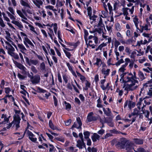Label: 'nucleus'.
Listing matches in <instances>:
<instances>
[{
  "label": "nucleus",
  "mask_w": 152,
  "mask_h": 152,
  "mask_svg": "<svg viewBox=\"0 0 152 152\" xmlns=\"http://www.w3.org/2000/svg\"><path fill=\"white\" fill-rule=\"evenodd\" d=\"M39 69L42 71L45 70V66L44 62H42L40 64Z\"/></svg>",
  "instance_id": "obj_43"
},
{
  "label": "nucleus",
  "mask_w": 152,
  "mask_h": 152,
  "mask_svg": "<svg viewBox=\"0 0 152 152\" xmlns=\"http://www.w3.org/2000/svg\"><path fill=\"white\" fill-rule=\"evenodd\" d=\"M114 52L116 56V60L118 61L115 65L117 66H120L121 64L124 63V61L122 58L119 59V57L120 56V54L119 52L117 50H114Z\"/></svg>",
  "instance_id": "obj_9"
},
{
  "label": "nucleus",
  "mask_w": 152,
  "mask_h": 152,
  "mask_svg": "<svg viewBox=\"0 0 152 152\" xmlns=\"http://www.w3.org/2000/svg\"><path fill=\"white\" fill-rule=\"evenodd\" d=\"M26 61V63L29 66H30L32 64L36 65L39 63L38 60H34L31 59L30 60L27 57H25Z\"/></svg>",
  "instance_id": "obj_12"
},
{
  "label": "nucleus",
  "mask_w": 152,
  "mask_h": 152,
  "mask_svg": "<svg viewBox=\"0 0 152 152\" xmlns=\"http://www.w3.org/2000/svg\"><path fill=\"white\" fill-rule=\"evenodd\" d=\"M133 21L136 28L137 31L138 30L140 33H142L144 30H148L150 29L151 24L147 23V24L142 26L140 22L138 21V19L136 16H135L133 19Z\"/></svg>",
  "instance_id": "obj_2"
},
{
  "label": "nucleus",
  "mask_w": 152,
  "mask_h": 152,
  "mask_svg": "<svg viewBox=\"0 0 152 152\" xmlns=\"http://www.w3.org/2000/svg\"><path fill=\"white\" fill-rule=\"evenodd\" d=\"M63 51L66 54V56L69 59H70L71 56L70 52L66 51V50H64Z\"/></svg>",
  "instance_id": "obj_59"
},
{
  "label": "nucleus",
  "mask_w": 152,
  "mask_h": 152,
  "mask_svg": "<svg viewBox=\"0 0 152 152\" xmlns=\"http://www.w3.org/2000/svg\"><path fill=\"white\" fill-rule=\"evenodd\" d=\"M149 110L151 112V116L150 118H149L148 119V121H149V124L150 125L151 124H152V107L151 106H150L149 107Z\"/></svg>",
  "instance_id": "obj_47"
},
{
  "label": "nucleus",
  "mask_w": 152,
  "mask_h": 152,
  "mask_svg": "<svg viewBox=\"0 0 152 152\" xmlns=\"http://www.w3.org/2000/svg\"><path fill=\"white\" fill-rule=\"evenodd\" d=\"M126 66V64L123 65L119 69L118 72H122V73H124V72L126 70L125 68Z\"/></svg>",
  "instance_id": "obj_39"
},
{
  "label": "nucleus",
  "mask_w": 152,
  "mask_h": 152,
  "mask_svg": "<svg viewBox=\"0 0 152 152\" xmlns=\"http://www.w3.org/2000/svg\"><path fill=\"white\" fill-rule=\"evenodd\" d=\"M104 34V33L102 34V37L104 39H105L107 41L105 43H106L107 44V43H110L111 41V38L108 36L105 35Z\"/></svg>",
  "instance_id": "obj_26"
},
{
  "label": "nucleus",
  "mask_w": 152,
  "mask_h": 152,
  "mask_svg": "<svg viewBox=\"0 0 152 152\" xmlns=\"http://www.w3.org/2000/svg\"><path fill=\"white\" fill-rule=\"evenodd\" d=\"M48 29L49 30V31L48 32V34L51 39L53 40V35H54L53 31L52 29L50 28H48Z\"/></svg>",
  "instance_id": "obj_38"
},
{
  "label": "nucleus",
  "mask_w": 152,
  "mask_h": 152,
  "mask_svg": "<svg viewBox=\"0 0 152 152\" xmlns=\"http://www.w3.org/2000/svg\"><path fill=\"white\" fill-rule=\"evenodd\" d=\"M142 113L144 114L145 116L148 118H149V115L150 114L149 112L147 110H146L142 112Z\"/></svg>",
  "instance_id": "obj_52"
},
{
  "label": "nucleus",
  "mask_w": 152,
  "mask_h": 152,
  "mask_svg": "<svg viewBox=\"0 0 152 152\" xmlns=\"http://www.w3.org/2000/svg\"><path fill=\"white\" fill-rule=\"evenodd\" d=\"M8 9L9 11V12H10L11 13L14 14V13H15V11L13 9V8L11 6L8 7Z\"/></svg>",
  "instance_id": "obj_62"
},
{
  "label": "nucleus",
  "mask_w": 152,
  "mask_h": 152,
  "mask_svg": "<svg viewBox=\"0 0 152 152\" xmlns=\"http://www.w3.org/2000/svg\"><path fill=\"white\" fill-rule=\"evenodd\" d=\"M37 90L39 93H45L46 92V91L39 87L37 88Z\"/></svg>",
  "instance_id": "obj_63"
},
{
  "label": "nucleus",
  "mask_w": 152,
  "mask_h": 152,
  "mask_svg": "<svg viewBox=\"0 0 152 152\" xmlns=\"http://www.w3.org/2000/svg\"><path fill=\"white\" fill-rule=\"evenodd\" d=\"M121 79L120 81H122L125 83L131 82L130 84L126 83L124 84L122 88L126 91H132L136 90L138 88V84H134L132 85L133 81L134 80L132 74L131 73L125 72L121 74Z\"/></svg>",
  "instance_id": "obj_1"
},
{
  "label": "nucleus",
  "mask_w": 152,
  "mask_h": 152,
  "mask_svg": "<svg viewBox=\"0 0 152 152\" xmlns=\"http://www.w3.org/2000/svg\"><path fill=\"white\" fill-rule=\"evenodd\" d=\"M20 118L19 116L17 115H15L13 117V120L11 123L7 125L6 128L7 129L10 128L14 124L13 127L15 126L16 129H17L20 127Z\"/></svg>",
  "instance_id": "obj_6"
},
{
  "label": "nucleus",
  "mask_w": 152,
  "mask_h": 152,
  "mask_svg": "<svg viewBox=\"0 0 152 152\" xmlns=\"http://www.w3.org/2000/svg\"><path fill=\"white\" fill-rule=\"evenodd\" d=\"M77 150L75 149L72 147H70L67 148L66 151L68 152H77Z\"/></svg>",
  "instance_id": "obj_45"
},
{
  "label": "nucleus",
  "mask_w": 152,
  "mask_h": 152,
  "mask_svg": "<svg viewBox=\"0 0 152 152\" xmlns=\"http://www.w3.org/2000/svg\"><path fill=\"white\" fill-rule=\"evenodd\" d=\"M94 113L93 112L89 113L87 117V120L88 122H91L96 121L97 118L95 116H93Z\"/></svg>",
  "instance_id": "obj_14"
},
{
  "label": "nucleus",
  "mask_w": 152,
  "mask_h": 152,
  "mask_svg": "<svg viewBox=\"0 0 152 152\" xmlns=\"http://www.w3.org/2000/svg\"><path fill=\"white\" fill-rule=\"evenodd\" d=\"M17 13L19 16L21 18V21L23 23H25L28 25V26L30 28V30L31 31L34 33L38 35L39 34L35 30L34 27L29 24L27 20H28L27 18L23 14V13L18 9L16 10Z\"/></svg>",
  "instance_id": "obj_4"
},
{
  "label": "nucleus",
  "mask_w": 152,
  "mask_h": 152,
  "mask_svg": "<svg viewBox=\"0 0 152 152\" xmlns=\"http://www.w3.org/2000/svg\"><path fill=\"white\" fill-rule=\"evenodd\" d=\"M14 63L17 67L21 70V73L22 74L26 75L28 73V71H27L26 67L21 63L16 61H15Z\"/></svg>",
  "instance_id": "obj_7"
},
{
  "label": "nucleus",
  "mask_w": 152,
  "mask_h": 152,
  "mask_svg": "<svg viewBox=\"0 0 152 152\" xmlns=\"http://www.w3.org/2000/svg\"><path fill=\"white\" fill-rule=\"evenodd\" d=\"M5 33L6 34L5 38L9 42L13 43L12 41V39L11 37V35L10 32L7 31H6Z\"/></svg>",
  "instance_id": "obj_27"
},
{
  "label": "nucleus",
  "mask_w": 152,
  "mask_h": 152,
  "mask_svg": "<svg viewBox=\"0 0 152 152\" xmlns=\"http://www.w3.org/2000/svg\"><path fill=\"white\" fill-rule=\"evenodd\" d=\"M3 16L4 19L7 22H10V20L9 18L6 16L4 12H2L1 15Z\"/></svg>",
  "instance_id": "obj_53"
},
{
  "label": "nucleus",
  "mask_w": 152,
  "mask_h": 152,
  "mask_svg": "<svg viewBox=\"0 0 152 152\" xmlns=\"http://www.w3.org/2000/svg\"><path fill=\"white\" fill-rule=\"evenodd\" d=\"M133 144L130 142L128 141L125 147L126 150L128 152H132V151L133 150Z\"/></svg>",
  "instance_id": "obj_18"
},
{
  "label": "nucleus",
  "mask_w": 152,
  "mask_h": 152,
  "mask_svg": "<svg viewBox=\"0 0 152 152\" xmlns=\"http://www.w3.org/2000/svg\"><path fill=\"white\" fill-rule=\"evenodd\" d=\"M107 45V44H106V43H103L101 44L100 45L98 46V47L95 50L97 51L98 50H101L102 48L103 47L106 46Z\"/></svg>",
  "instance_id": "obj_36"
},
{
  "label": "nucleus",
  "mask_w": 152,
  "mask_h": 152,
  "mask_svg": "<svg viewBox=\"0 0 152 152\" xmlns=\"http://www.w3.org/2000/svg\"><path fill=\"white\" fill-rule=\"evenodd\" d=\"M138 76L139 78L137 79H139L140 81H142L145 78L144 74L140 71H139L138 72Z\"/></svg>",
  "instance_id": "obj_29"
},
{
  "label": "nucleus",
  "mask_w": 152,
  "mask_h": 152,
  "mask_svg": "<svg viewBox=\"0 0 152 152\" xmlns=\"http://www.w3.org/2000/svg\"><path fill=\"white\" fill-rule=\"evenodd\" d=\"M64 103L65 107L66 109L69 110H70L71 108V104L67 102L66 101H65L64 102Z\"/></svg>",
  "instance_id": "obj_40"
},
{
  "label": "nucleus",
  "mask_w": 152,
  "mask_h": 152,
  "mask_svg": "<svg viewBox=\"0 0 152 152\" xmlns=\"http://www.w3.org/2000/svg\"><path fill=\"white\" fill-rule=\"evenodd\" d=\"M140 111L137 108H134V109L132 113V115H138L139 114Z\"/></svg>",
  "instance_id": "obj_50"
},
{
  "label": "nucleus",
  "mask_w": 152,
  "mask_h": 152,
  "mask_svg": "<svg viewBox=\"0 0 152 152\" xmlns=\"http://www.w3.org/2000/svg\"><path fill=\"white\" fill-rule=\"evenodd\" d=\"M99 22L98 23L99 26H104V24L103 23V20L102 18H104V17H103L102 15H99Z\"/></svg>",
  "instance_id": "obj_34"
},
{
  "label": "nucleus",
  "mask_w": 152,
  "mask_h": 152,
  "mask_svg": "<svg viewBox=\"0 0 152 152\" xmlns=\"http://www.w3.org/2000/svg\"><path fill=\"white\" fill-rule=\"evenodd\" d=\"M34 4L38 8H40L42 6L43 2L41 0H32Z\"/></svg>",
  "instance_id": "obj_20"
},
{
  "label": "nucleus",
  "mask_w": 152,
  "mask_h": 152,
  "mask_svg": "<svg viewBox=\"0 0 152 152\" xmlns=\"http://www.w3.org/2000/svg\"><path fill=\"white\" fill-rule=\"evenodd\" d=\"M102 63V61L100 58H96V61L95 64L99 67L101 66Z\"/></svg>",
  "instance_id": "obj_48"
},
{
  "label": "nucleus",
  "mask_w": 152,
  "mask_h": 152,
  "mask_svg": "<svg viewBox=\"0 0 152 152\" xmlns=\"http://www.w3.org/2000/svg\"><path fill=\"white\" fill-rule=\"evenodd\" d=\"M20 2L21 5L25 7L24 9H22L21 10H20L26 17L27 16V13L31 15L32 14L33 12L31 10L30 4L27 0L26 1L20 0Z\"/></svg>",
  "instance_id": "obj_3"
},
{
  "label": "nucleus",
  "mask_w": 152,
  "mask_h": 152,
  "mask_svg": "<svg viewBox=\"0 0 152 152\" xmlns=\"http://www.w3.org/2000/svg\"><path fill=\"white\" fill-rule=\"evenodd\" d=\"M92 39H93V40L94 41L95 44L97 45L98 43V38L95 36H93L92 35L89 36L88 37V39L90 40Z\"/></svg>",
  "instance_id": "obj_35"
},
{
  "label": "nucleus",
  "mask_w": 152,
  "mask_h": 152,
  "mask_svg": "<svg viewBox=\"0 0 152 152\" xmlns=\"http://www.w3.org/2000/svg\"><path fill=\"white\" fill-rule=\"evenodd\" d=\"M76 146L79 149H82L83 147L85 148L86 145L84 140H78L77 141Z\"/></svg>",
  "instance_id": "obj_21"
},
{
  "label": "nucleus",
  "mask_w": 152,
  "mask_h": 152,
  "mask_svg": "<svg viewBox=\"0 0 152 152\" xmlns=\"http://www.w3.org/2000/svg\"><path fill=\"white\" fill-rule=\"evenodd\" d=\"M88 45L91 47L92 48H94L97 46L96 44L94 45L93 41L91 40H89L88 42Z\"/></svg>",
  "instance_id": "obj_41"
},
{
  "label": "nucleus",
  "mask_w": 152,
  "mask_h": 152,
  "mask_svg": "<svg viewBox=\"0 0 152 152\" xmlns=\"http://www.w3.org/2000/svg\"><path fill=\"white\" fill-rule=\"evenodd\" d=\"M83 134L85 139L89 138V136L90 134V133L88 131L85 132H84Z\"/></svg>",
  "instance_id": "obj_51"
},
{
  "label": "nucleus",
  "mask_w": 152,
  "mask_h": 152,
  "mask_svg": "<svg viewBox=\"0 0 152 152\" xmlns=\"http://www.w3.org/2000/svg\"><path fill=\"white\" fill-rule=\"evenodd\" d=\"M40 80V75H36L34 76L33 77H32L31 81L32 84H36L39 83Z\"/></svg>",
  "instance_id": "obj_15"
},
{
  "label": "nucleus",
  "mask_w": 152,
  "mask_h": 152,
  "mask_svg": "<svg viewBox=\"0 0 152 152\" xmlns=\"http://www.w3.org/2000/svg\"><path fill=\"white\" fill-rule=\"evenodd\" d=\"M128 141L125 138H121L116 145V147L119 149H124Z\"/></svg>",
  "instance_id": "obj_8"
},
{
  "label": "nucleus",
  "mask_w": 152,
  "mask_h": 152,
  "mask_svg": "<svg viewBox=\"0 0 152 152\" xmlns=\"http://www.w3.org/2000/svg\"><path fill=\"white\" fill-rule=\"evenodd\" d=\"M6 12L8 17L12 20L11 22L12 23L16 26L18 27V28L20 30L23 31L24 28L23 26L20 22L15 20V17L14 16L15 15V13H14V14H12L8 11H6Z\"/></svg>",
  "instance_id": "obj_5"
},
{
  "label": "nucleus",
  "mask_w": 152,
  "mask_h": 152,
  "mask_svg": "<svg viewBox=\"0 0 152 152\" xmlns=\"http://www.w3.org/2000/svg\"><path fill=\"white\" fill-rule=\"evenodd\" d=\"M26 133L29 139L32 142H35L37 140V138L35 137V136L31 132L27 129L26 130L24 133Z\"/></svg>",
  "instance_id": "obj_11"
},
{
  "label": "nucleus",
  "mask_w": 152,
  "mask_h": 152,
  "mask_svg": "<svg viewBox=\"0 0 152 152\" xmlns=\"http://www.w3.org/2000/svg\"><path fill=\"white\" fill-rule=\"evenodd\" d=\"M114 10H116L118 9L119 4V1L118 0H113Z\"/></svg>",
  "instance_id": "obj_32"
},
{
  "label": "nucleus",
  "mask_w": 152,
  "mask_h": 152,
  "mask_svg": "<svg viewBox=\"0 0 152 152\" xmlns=\"http://www.w3.org/2000/svg\"><path fill=\"white\" fill-rule=\"evenodd\" d=\"M63 5V4L62 1H57L56 5V7L57 9H58V7H62Z\"/></svg>",
  "instance_id": "obj_56"
},
{
  "label": "nucleus",
  "mask_w": 152,
  "mask_h": 152,
  "mask_svg": "<svg viewBox=\"0 0 152 152\" xmlns=\"http://www.w3.org/2000/svg\"><path fill=\"white\" fill-rule=\"evenodd\" d=\"M77 122H75L74 124L72 126V128H76L78 129L80 128L82 125L80 118L77 117L76 119Z\"/></svg>",
  "instance_id": "obj_16"
},
{
  "label": "nucleus",
  "mask_w": 152,
  "mask_h": 152,
  "mask_svg": "<svg viewBox=\"0 0 152 152\" xmlns=\"http://www.w3.org/2000/svg\"><path fill=\"white\" fill-rule=\"evenodd\" d=\"M128 10H129L131 14H132L134 11V6H132V8L130 9L127 7L123 8L122 10L123 12V14L124 15H128Z\"/></svg>",
  "instance_id": "obj_19"
},
{
  "label": "nucleus",
  "mask_w": 152,
  "mask_h": 152,
  "mask_svg": "<svg viewBox=\"0 0 152 152\" xmlns=\"http://www.w3.org/2000/svg\"><path fill=\"white\" fill-rule=\"evenodd\" d=\"M88 151L89 152H91V151L92 152H97V149L96 148H93L91 149L90 147H89L88 148Z\"/></svg>",
  "instance_id": "obj_60"
},
{
  "label": "nucleus",
  "mask_w": 152,
  "mask_h": 152,
  "mask_svg": "<svg viewBox=\"0 0 152 152\" xmlns=\"http://www.w3.org/2000/svg\"><path fill=\"white\" fill-rule=\"evenodd\" d=\"M31 70L34 73H37L38 71L34 66H31Z\"/></svg>",
  "instance_id": "obj_61"
},
{
  "label": "nucleus",
  "mask_w": 152,
  "mask_h": 152,
  "mask_svg": "<svg viewBox=\"0 0 152 152\" xmlns=\"http://www.w3.org/2000/svg\"><path fill=\"white\" fill-rule=\"evenodd\" d=\"M135 105V102H133L131 101H128V107L129 109H131V108L134 107Z\"/></svg>",
  "instance_id": "obj_42"
},
{
  "label": "nucleus",
  "mask_w": 152,
  "mask_h": 152,
  "mask_svg": "<svg viewBox=\"0 0 152 152\" xmlns=\"http://www.w3.org/2000/svg\"><path fill=\"white\" fill-rule=\"evenodd\" d=\"M23 42L27 48H29L30 46L31 48L34 47V45L28 37L23 39Z\"/></svg>",
  "instance_id": "obj_13"
},
{
  "label": "nucleus",
  "mask_w": 152,
  "mask_h": 152,
  "mask_svg": "<svg viewBox=\"0 0 152 152\" xmlns=\"http://www.w3.org/2000/svg\"><path fill=\"white\" fill-rule=\"evenodd\" d=\"M66 64L69 69L70 71L73 75L75 77H77V75L75 72L73 70L72 66L69 63H66Z\"/></svg>",
  "instance_id": "obj_25"
},
{
  "label": "nucleus",
  "mask_w": 152,
  "mask_h": 152,
  "mask_svg": "<svg viewBox=\"0 0 152 152\" xmlns=\"http://www.w3.org/2000/svg\"><path fill=\"white\" fill-rule=\"evenodd\" d=\"M134 80L133 82V83L132 84V85H134L136 84H138L139 85V81L138 80H137V77L136 75V73L135 71H134L133 72V74H132Z\"/></svg>",
  "instance_id": "obj_28"
},
{
  "label": "nucleus",
  "mask_w": 152,
  "mask_h": 152,
  "mask_svg": "<svg viewBox=\"0 0 152 152\" xmlns=\"http://www.w3.org/2000/svg\"><path fill=\"white\" fill-rule=\"evenodd\" d=\"M146 21L147 23H151L152 25V15H150L148 18L146 19Z\"/></svg>",
  "instance_id": "obj_54"
},
{
  "label": "nucleus",
  "mask_w": 152,
  "mask_h": 152,
  "mask_svg": "<svg viewBox=\"0 0 152 152\" xmlns=\"http://www.w3.org/2000/svg\"><path fill=\"white\" fill-rule=\"evenodd\" d=\"M116 35L118 38V39L122 44H125V42L124 40L123 37L121 33L119 32L116 33Z\"/></svg>",
  "instance_id": "obj_24"
},
{
  "label": "nucleus",
  "mask_w": 152,
  "mask_h": 152,
  "mask_svg": "<svg viewBox=\"0 0 152 152\" xmlns=\"http://www.w3.org/2000/svg\"><path fill=\"white\" fill-rule=\"evenodd\" d=\"M131 50L129 48L127 47H126L125 48V51L127 53V54L129 55H130L131 52Z\"/></svg>",
  "instance_id": "obj_55"
},
{
  "label": "nucleus",
  "mask_w": 152,
  "mask_h": 152,
  "mask_svg": "<svg viewBox=\"0 0 152 152\" xmlns=\"http://www.w3.org/2000/svg\"><path fill=\"white\" fill-rule=\"evenodd\" d=\"M10 116L7 117L6 115H2L1 118L0 119V124H5L8 123L9 121V118Z\"/></svg>",
  "instance_id": "obj_10"
},
{
  "label": "nucleus",
  "mask_w": 152,
  "mask_h": 152,
  "mask_svg": "<svg viewBox=\"0 0 152 152\" xmlns=\"http://www.w3.org/2000/svg\"><path fill=\"white\" fill-rule=\"evenodd\" d=\"M10 55L13 57L15 59H18L19 58V56L18 55L17 53L14 52L12 53Z\"/></svg>",
  "instance_id": "obj_57"
},
{
  "label": "nucleus",
  "mask_w": 152,
  "mask_h": 152,
  "mask_svg": "<svg viewBox=\"0 0 152 152\" xmlns=\"http://www.w3.org/2000/svg\"><path fill=\"white\" fill-rule=\"evenodd\" d=\"M120 42L118 40L116 39H115L114 41V46L115 49V50H117L118 46L120 45Z\"/></svg>",
  "instance_id": "obj_44"
},
{
  "label": "nucleus",
  "mask_w": 152,
  "mask_h": 152,
  "mask_svg": "<svg viewBox=\"0 0 152 152\" xmlns=\"http://www.w3.org/2000/svg\"><path fill=\"white\" fill-rule=\"evenodd\" d=\"M49 125L50 128L53 130H55L56 129V126L54 125L51 120L49 121Z\"/></svg>",
  "instance_id": "obj_49"
},
{
  "label": "nucleus",
  "mask_w": 152,
  "mask_h": 152,
  "mask_svg": "<svg viewBox=\"0 0 152 152\" xmlns=\"http://www.w3.org/2000/svg\"><path fill=\"white\" fill-rule=\"evenodd\" d=\"M103 28H104V26L100 27L97 28H96L94 30L95 32H97L99 34L104 33L103 32Z\"/></svg>",
  "instance_id": "obj_33"
},
{
  "label": "nucleus",
  "mask_w": 152,
  "mask_h": 152,
  "mask_svg": "<svg viewBox=\"0 0 152 152\" xmlns=\"http://www.w3.org/2000/svg\"><path fill=\"white\" fill-rule=\"evenodd\" d=\"M134 142L137 144H142L143 143V141L142 140L138 138L134 139Z\"/></svg>",
  "instance_id": "obj_37"
},
{
  "label": "nucleus",
  "mask_w": 152,
  "mask_h": 152,
  "mask_svg": "<svg viewBox=\"0 0 152 152\" xmlns=\"http://www.w3.org/2000/svg\"><path fill=\"white\" fill-rule=\"evenodd\" d=\"M3 99L4 100V102L6 104L7 102V99L11 101L14 102V98L11 95H7Z\"/></svg>",
  "instance_id": "obj_22"
},
{
  "label": "nucleus",
  "mask_w": 152,
  "mask_h": 152,
  "mask_svg": "<svg viewBox=\"0 0 152 152\" xmlns=\"http://www.w3.org/2000/svg\"><path fill=\"white\" fill-rule=\"evenodd\" d=\"M110 71V69H106L105 68H103L102 69L101 71L102 74L104 75H109Z\"/></svg>",
  "instance_id": "obj_30"
},
{
  "label": "nucleus",
  "mask_w": 152,
  "mask_h": 152,
  "mask_svg": "<svg viewBox=\"0 0 152 152\" xmlns=\"http://www.w3.org/2000/svg\"><path fill=\"white\" fill-rule=\"evenodd\" d=\"M18 51H19L23 54H25L27 50L24 45L22 43H17Z\"/></svg>",
  "instance_id": "obj_17"
},
{
  "label": "nucleus",
  "mask_w": 152,
  "mask_h": 152,
  "mask_svg": "<svg viewBox=\"0 0 152 152\" xmlns=\"http://www.w3.org/2000/svg\"><path fill=\"white\" fill-rule=\"evenodd\" d=\"M5 48L7 50L8 53L10 55L15 50L14 48L11 45L10 46H5Z\"/></svg>",
  "instance_id": "obj_23"
},
{
  "label": "nucleus",
  "mask_w": 152,
  "mask_h": 152,
  "mask_svg": "<svg viewBox=\"0 0 152 152\" xmlns=\"http://www.w3.org/2000/svg\"><path fill=\"white\" fill-rule=\"evenodd\" d=\"M115 26L116 29L118 31H121V25L119 23H116L115 24Z\"/></svg>",
  "instance_id": "obj_58"
},
{
  "label": "nucleus",
  "mask_w": 152,
  "mask_h": 152,
  "mask_svg": "<svg viewBox=\"0 0 152 152\" xmlns=\"http://www.w3.org/2000/svg\"><path fill=\"white\" fill-rule=\"evenodd\" d=\"M135 152H146L145 149L142 148H139L137 151L134 150Z\"/></svg>",
  "instance_id": "obj_64"
},
{
  "label": "nucleus",
  "mask_w": 152,
  "mask_h": 152,
  "mask_svg": "<svg viewBox=\"0 0 152 152\" xmlns=\"http://www.w3.org/2000/svg\"><path fill=\"white\" fill-rule=\"evenodd\" d=\"M150 51L151 54L152 55V48L151 46L150 45L146 47V49L145 50V53H147Z\"/></svg>",
  "instance_id": "obj_46"
},
{
  "label": "nucleus",
  "mask_w": 152,
  "mask_h": 152,
  "mask_svg": "<svg viewBox=\"0 0 152 152\" xmlns=\"http://www.w3.org/2000/svg\"><path fill=\"white\" fill-rule=\"evenodd\" d=\"M100 137L96 133H94L91 137V139L94 142H96L97 140H99Z\"/></svg>",
  "instance_id": "obj_31"
}]
</instances>
